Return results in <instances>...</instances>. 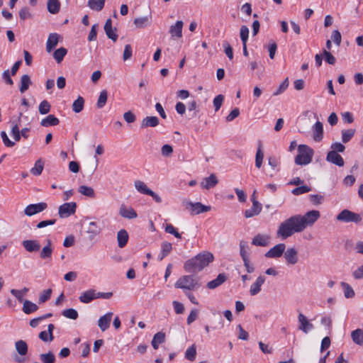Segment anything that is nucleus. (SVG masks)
Returning <instances> with one entry per match:
<instances>
[{
    "label": "nucleus",
    "mask_w": 363,
    "mask_h": 363,
    "mask_svg": "<svg viewBox=\"0 0 363 363\" xmlns=\"http://www.w3.org/2000/svg\"><path fill=\"white\" fill-rule=\"evenodd\" d=\"M226 280V276L225 274H219L218 277L209 281L207 284V287L210 289H214L217 288L218 286H220L223 283H224Z\"/></svg>",
    "instance_id": "obj_30"
},
{
    "label": "nucleus",
    "mask_w": 363,
    "mask_h": 363,
    "mask_svg": "<svg viewBox=\"0 0 363 363\" xmlns=\"http://www.w3.org/2000/svg\"><path fill=\"white\" fill-rule=\"evenodd\" d=\"M13 126L11 128V136L16 141H19L21 140V133L19 130V127L17 123L12 122Z\"/></svg>",
    "instance_id": "obj_53"
},
{
    "label": "nucleus",
    "mask_w": 363,
    "mask_h": 363,
    "mask_svg": "<svg viewBox=\"0 0 363 363\" xmlns=\"http://www.w3.org/2000/svg\"><path fill=\"white\" fill-rule=\"evenodd\" d=\"M214 257L211 252L203 251L187 260L184 264V269L188 272H200L211 263Z\"/></svg>",
    "instance_id": "obj_2"
},
{
    "label": "nucleus",
    "mask_w": 363,
    "mask_h": 363,
    "mask_svg": "<svg viewBox=\"0 0 363 363\" xmlns=\"http://www.w3.org/2000/svg\"><path fill=\"white\" fill-rule=\"evenodd\" d=\"M223 47L224 48V52L227 57L229 58V60L233 59V51L231 45L229 44L228 42L224 41L223 43Z\"/></svg>",
    "instance_id": "obj_55"
},
{
    "label": "nucleus",
    "mask_w": 363,
    "mask_h": 363,
    "mask_svg": "<svg viewBox=\"0 0 363 363\" xmlns=\"http://www.w3.org/2000/svg\"><path fill=\"white\" fill-rule=\"evenodd\" d=\"M355 133V130L347 129L342 131V140L344 143L349 142Z\"/></svg>",
    "instance_id": "obj_48"
},
{
    "label": "nucleus",
    "mask_w": 363,
    "mask_h": 363,
    "mask_svg": "<svg viewBox=\"0 0 363 363\" xmlns=\"http://www.w3.org/2000/svg\"><path fill=\"white\" fill-rule=\"evenodd\" d=\"M311 191V188L306 185H302L301 186H298L292 190V194L294 195H300L305 193H308Z\"/></svg>",
    "instance_id": "obj_54"
},
{
    "label": "nucleus",
    "mask_w": 363,
    "mask_h": 363,
    "mask_svg": "<svg viewBox=\"0 0 363 363\" xmlns=\"http://www.w3.org/2000/svg\"><path fill=\"white\" fill-rule=\"evenodd\" d=\"M285 249L284 243L277 244L265 253V257L267 258L280 257L284 253Z\"/></svg>",
    "instance_id": "obj_8"
},
{
    "label": "nucleus",
    "mask_w": 363,
    "mask_h": 363,
    "mask_svg": "<svg viewBox=\"0 0 363 363\" xmlns=\"http://www.w3.org/2000/svg\"><path fill=\"white\" fill-rule=\"evenodd\" d=\"M289 86L288 78H286L279 86V88L273 93V96H278L283 93Z\"/></svg>",
    "instance_id": "obj_57"
},
{
    "label": "nucleus",
    "mask_w": 363,
    "mask_h": 363,
    "mask_svg": "<svg viewBox=\"0 0 363 363\" xmlns=\"http://www.w3.org/2000/svg\"><path fill=\"white\" fill-rule=\"evenodd\" d=\"M1 137L2 141L5 146L9 147H11L14 146L15 143L11 141L9 138V137L5 131H2L1 133Z\"/></svg>",
    "instance_id": "obj_58"
},
{
    "label": "nucleus",
    "mask_w": 363,
    "mask_h": 363,
    "mask_svg": "<svg viewBox=\"0 0 363 363\" xmlns=\"http://www.w3.org/2000/svg\"><path fill=\"white\" fill-rule=\"evenodd\" d=\"M15 348L21 356H25L28 353V345L24 340H20L16 341L15 342Z\"/></svg>",
    "instance_id": "obj_32"
},
{
    "label": "nucleus",
    "mask_w": 363,
    "mask_h": 363,
    "mask_svg": "<svg viewBox=\"0 0 363 363\" xmlns=\"http://www.w3.org/2000/svg\"><path fill=\"white\" fill-rule=\"evenodd\" d=\"M263 158L264 152L262 150V143L259 142L255 155V166L259 169L262 167Z\"/></svg>",
    "instance_id": "obj_40"
},
{
    "label": "nucleus",
    "mask_w": 363,
    "mask_h": 363,
    "mask_svg": "<svg viewBox=\"0 0 363 363\" xmlns=\"http://www.w3.org/2000/svg\"><path fill=\"white\" fill-rule=\"evenodd\" d=\"M104 30L108 38L111 39L114 42L116 41L118 35L116 33V28L113 29L112 28V22L110 18L106 20L105 23Z\"/></svg>",
    "instance_id": "obj_24"
},
{
    "label": "nucleus",
    "mask_w": 363,
    "mask_h": 363,
    "mask_svg": "<svg viewBox=\"0 0 363 363\" xmlns=\"http://www.w3.org/2000/svg\"><path fill=\"white\" fill-rule=\"evenodd\" d=\"M165 231L169 234L174 235L177 238H181V234L177 230V229L171 224L167 225Z\"/></svg>",
    "instance_id": "obj_61"
},
{
    "label": "nucleus",
    "mask_w": 363,
    "mask_h": 363,
    "mask_svg": "<svg viewBox=\"0 0 363 363\" xmlns=\"http://www.w3.org/2000/svg\"><path fill=\"white\" fill-rule=\"evenodd\" d=\"M162 155L164 157H169L173 152V148L170 145H164L161 149Z\"/></svg>",
    "instance_id": "obj_63"
},
{
    "label": "nucleus",
    "mask_w": 363,
    "mask_h": 363,
    "mask_svg": "<svg viewBox=\"0 0 363 363\" xmlns=\"http://www.w3.org/2000/svg\"><path fill=\"white\" fill-rule=\"evenodd\" d=\"M78 191L84 196H86L89 198H94L95 196V192L92 187L82 185L78 188Z\"/></svg>",
    "instance_id": "obj_38"
},
{
    "label": "nucleus",
    "mask_w": 363,
    "mask_h": 363,
    "mask_svg": "<svg viewBox=\"0 0 363 363\" xmlns=\"http://www.w3.org/2000/svg\"><path fill=\"white\" fill-rule=\"evenodd\" d=\"M269 235L258 234L252 239V244L255 246L265 247L269 245Z\"/></svg>",
    "instance_id": "obj_23"
},
{
    "label": "nucleus",
    "mask_w": 363,
    "mask_h": 363,
    "mask_svg": "<svg viewBox=\"0 0 363 363\" xmlns=\"http://www.w3.org/2000/svg\"><path fill=\"white\" fill-rule=\"evenodd\" d=\"M323 55L325 56V60L329 65H334L336 62L335 57L327 50H323Z\"/></svg>",
    "instance_id": "obj_59"
},
{
    "label": "nucleus",
    "mask_w": 363,
    "mask_h": 363,
    "mask_svg": "<svg viewBox=\"0 0 363 363\" xmlns=\"http://www.w3.org/2000/svg\"><path fill=\"white\" fill-rule=\"evenodd\" d=\"M63 316L67 318L76 320L78 318V312L74 308L65 309L62 312Z\"/></svg>",
    "instance_id": "obj_50"
},
{
    "label": "nucleus",
    "mask_w": 363,
    "mask_h": 363,
    "mask_svg": "<svg viewBox=\"0 0 363 363\" xmlns=\"http://www.w3.org/2000/svg\"><path fill=\"white\" fill-rule=\"evenodd\" d=\"M196 348L195 345H192L185 352V358L190 360L194 361L196 358Z\"/></svg>",
    "instance_id": "obj_49"
},
{
    "label": "nucleus",
    "mask_w": 363,
    "mask_h": 363,
    "mask_svg": "<svg viewBox=\"0 0 363 363\" xmlns=\"http://www.w3.org/2000/svg\"><path fill=\"white\" fill-rule=\"evenodd\" d=\"M106 0H89V7L94 11H100L103 9Z\"/></svg>",
    "instance_id": "obj_37"
},
{
    "label": "nucleus",
    "mask_w": 363,
    "mask_h": 363,
    "mask_svg": "<svg viewBox=\"0 0 363 363\" xmlns=\"http://www.w3.org/2000/svg\"><path fill=\"white\" fill-rule=\"evenodd\" d=\"M313 138L316 142L322 140L323 137V123L320 121H317L313 126Z\"/></svg>",
    "instance_id": "obj_21"
},
{
    "label": "nucleus",
    "mask_w": 363,
    "mask_h": 363,
    "mask_svg": "<svg viewBox=\"0 0 363 363\" xmlns=\"http://www.w3.org/2000/svg\"><path fill=\"white\" fill-rule=\"evenodd\" d=\"M317 210H312L305 215H295L282 222L277 231V236L285 240L295 233L303 231L308 226H312L320 218Z\"/></svg>",
    "instance_id": "obj_1"
},
{
    "label": "nucleus",
    "mask_w": 363,
    "mask_h": 363,
    "mask_svg": "<svg viewBox=\"0 0 363 363\" xmlns=\"http://www.w3.org/2000/svg\"><path fill=\"white\" fill-rule=\"evenodd\" d=\"M331 38L337 45H340L342 37L340 33L337 30H335L333 31Z\"/></svg>",
    "instance_id": "obj_64"
},
{
    "label": "nucleus",
    "mask_w": 363,
    "mask_h": 363,
    "mask_svg": "<svg viewBox=\"0 0 363 363\" xmlns=\"http://www.w3.org/2000/svg\"><path fill=\"white\" fill-rule=\"evenodd\" d=\"M218 183L217 177L214 174H211L209 177L203 178L201 182V186L205 189H210L216 186Z\"/></svg>",
    "instance_id": "obj_20"
},
{
    "label": "nucleus",
    "mask_w": 363,
    "mask_h": 363,
    "mask_svg": "<svg viewBox=\"0 0 363 363\" xmlns=\"http://www.w3.org/2000/svg\"><path fill=\"white\" fill-rule=\"evenodd\" d=\"M240 36L242 44L247 43L249 37V28L246 26H242Z\"/></svg>",
    "instance_id": "obj_52"
},
{
    "label": "nucleus",
    "mask_w": 363,
    "mask_h": 363,
    "mask_svg": "<svg viewBox=\"0 0 363 363\" xmlns=\"http://www.w3.org/2000/svg\"><path fill=\"white\" fill-rule=\"evenodd\" d=\"M223 100L224 96L222 94H219L214 98L213 103L216 111H218L220 109L223 104Z\"/></svg>",
    "instance_id": "obj_56"
},
{
    "label": "nucleus",
    "mask_w": 363,
    "mask_h": 363,
    "mask_svg": "<svg viewBox=\"0 0 363 363\" xmlns=\"http://www.w3.org/2000/svg\"><path fill=\"white\" fill-rule=\"evenodd\" d=\"M60 35L56 33H50L46 43V50L50 52L59 42Z\"/></svg>",
    "instance_id": "obj_26"
},
{
    "label": "nucleus",
    "mask_w": 363,
    "mask_h": 363,
    "mask_svg": "<svg viewBox=\"0 0 363 363\" xmlns=\"http://www.w3.org/2000/svg\"><path fill=\"white\" fill-rule=\"evenodd\" d=\"M76 208L77 204L75 202L65 203L60 206L58 214L60 218H67L75 213Z\"/></svg>",
    "instance_id": "obj_6"
},
{
    "label": "nucleus",
    "mask_w": 363,
    "mask_h": 363,
    "mask_svg": "<svg viewBox=\"0 0 363 363\" xmlns=\"http://www.w3.org/2000/svg\"><path fill=\"white\" fill-rule=\"evenodd\" d=\"M151 23V16H146L136 18L133 23L138 28H143L148 26Z\"/></svg>",
    "instance_id": "obj_29"
},
{
    "label": "nucleus",
    "mask_w": 363,
    "mask_h": 363,
    "mask_svg": "<svg viewBox=\"0 0 363 363\" xmlns=\"http://www.w3.org/2000/svg\"><path fill=\"white\" fill-rule=\"evenodd\" d=\"M22 245L28 252H38L40 249V245L37 240H25L22 242Z\"/></svg>",
    "instance_id": "obj_16"
},
{
    "label": "nucleus",
    "mask_w": 363,
    "mask_h": 363,
    "mask_svg": "<svg viewBox=\"0 0 363 363\" xmlns=\"http://www.w3.org/2000/svg\"><path fill=\"white\" fill-rule=\"evenodd\" d=\"M242 261L247 272L250 274L253 273L255 272V268L253 264L250 262V259L245 258L242 259Z\"/></svg>",
    "instance_id": "obj_62"
},
{
    "label": "nucleus",
    "mask_w": 363,
    "mask_h": 363,
    "mask_svg": "<svg viewBox=\"0 0 363 363\" xmlns=\"http://www.w3.org/2000/svg\"><path fill=\"white\" fill-rule=\"evenodd\" d=\"M175 287L183 290H194L200 287L199 278L193 275H184L175 283Z\"/></svg>",
    "instance_id": "obj_3"
},
{
    "label": "nucleus",
    "mask_w": 363,
    "mask_h": 363,
    "mask_svg": "<svg viewBox=\"0 0 363 363\" xmlns=\"http://www.w3.org/2000/svg\"><path fill=\"white\" fill-rule=\"evenodd\" d=\"M47 244L45 245L40 254V257L43 259H50L52 256L53 252V246L52 244V241L48 239L47 240Z\"/></svg>",
    "instance_id": "obj_27"
},
{
    "label": "nucleus",
    "mask_w": 363,
    "mask_h": 363,
    "mask_svg": "<svg viewBox=\"0 0 363 363\" xmlns=\"http://www.w3.org/2000/svg\"><path fill=\"white\" fill-rule=\"evenodd\" d=\"M38 309V306L30 301L26 300L23 301L22 310L26 314H30L36 311Z\"/></svg>",
    "instance_id": "obj_36"
},
{
    "label": "nucleus",
    "mask_w": 363,
    "mask_h": 363,
    "mask_svg": "<svg viewBox=\"0 0 363 363\" xmlns=\"http://www.w3.org/2000/svg\"><path fill=\"white\" fill-rule=\"evenodd\" d=\"M284 257L288 264L294 265L298 261V252L294 247L288 248L284 251Z\"/></svg>",
    "instance_id": "obj_9"
},
{
    "label": "nucleus",
    "mask_w": 363,
    "mask_h": 363,
    "mask_svg": "<svg viewBox=\"0 0 363 363\" xmlns=\"http://www.w3.org/2000/svg\"><path fill=\"white\" fill-rule=\"evenodd\" d=\"M59 123L60 121L57 117L54 115H49L41 121L40 125L43 127H48L57 125Z\"/></svg>",
    "instance_id": "obj_31"
},
{
    "label": "nucleus",
    "mask_w": 363,
    "mask_h": 363,
    "mask_svg": "<svg viewBox=\"0 0 363 363\" xmlns=\"http://www.w3.org/2000/svg\"><path fill=\"white\" fill-rule=\"evenodd\" d=\"M188 206L190 207L191 214L193 215H197L211 210L210 206H205L200 202H189Z\"/></svg>",
    "instance_id": "obj_13"
},
{
    "label": "nucleus",
    "mask_w": 363,
    "mask_h": 363,
    "mask_svg": "<svg viewBox=\"0 0 363 363\" xmlns=\"http://www.w3.org/2000/svg\"><path fill=\"white\" fill-rule=\"evenodd\" d=\"M51 294L52 290L50 289L43 291V293L40 295L39 303H45L48 299H50Z\"/></svg>",
    "instance_id": "obj_60"
},
{
    "label": "nucleus",
    "mask_w": 363,
    "mask_h": 363,
    "mask_svg": "<svg viewBox=\"0 0 363 363\" xmlns=\"http://www.w3.org/2000/svg\"><path fill=\"white\" fill-rule=\"evenodd\" d=\"M262 209V204L256 199H252V206L250 208L245 211V217L247 218H252L259 214Z\"/></svg>",
    "instance_id": "obj_14"
},
{
    "label": "nucleus",
    "mask_w": 363,
    "mask_h": 363,
    "mask_svg": "<svg viewBox=\"0 0 363 363\" xmlns=\"http://www.w3.org/2000/svg\"><path fill=\"white\" fill-rule=\"evenodd\" d=\"M48 11L52 14H57L60 9L59 0H48L47 2Z\"/></svg>",
    "instance_id": "obj_33"
},
{
    "label": "nucleus",
    "mask_w": 363,
    "mask_h": 363,
    "mask_svg": "<svg viewBox=\"0 0 363 363\" xmlns=\"http://www.w3.org/2000/svg\"><path fill=\"white\" fill-rule=\"evenodd\" d=\"M351 337L355 344L363 345V330L358 328L353 330L351 333Z\"/></svg>",
    "instance_id": "obj_34"
},
{
    "label": "nucleus",
    "mask_w": 363,
    "mask_h": 363,
    "mask_svg": "<svg viewBox=\"0 0 363 363\" xmlns=\"http://www.w3.org/2000/svg\"><path fill=\"white\" fill-rule=\"evenodd\" d=\"M134 185L137 191L140 194L148 195L151 191V189H150L147 185L140 180H136Z\"/></svg>",
    "instance_id": "obj_39"
},
{
    "label": "nucleus",
    "mask_w": 363,
    "mask_h": 363,
    "mask_svg": "<svg viewBox=\"0 0 363 363\" xmlns=\"http://www.w3.org/2000/svg\"><path fill=\"white\" fill-rule=\"evenodd\" d=\"M129 235L126 230L121 229L117 233V242L120 248H123L128 243Z\"/></svg>",
    "instance_id": "obj_25"
},
{
    "label": "nucleus",
    "mask_w": 363,
    "mask_h": 363,
    "mask_svg": "<svg viewBox=\"0 0 363 363\" xmlns=\"http://www.w3.org/2000/svg\"><path fill=\"white\" fill-rule=\"evenodd\" d=\"M97 298L96 292L94 289H89L83 292L79 297V301L84 303H89Z\"/></svg>",
    "instance_id": "obj_22"
},
{
    "label": "nucleus",
    "mask_w": 363,
    "mask_h": 363,
    "mask_svg": "<svg viewBox=\"0 0 363 363\" xmlns=\"http://www.w3.org/2000/svg\"><path fill=\"white\" fill-rule=\"evenodd\" d=\"M240 255L242 257V259H244L245 258H249V246L246 241L240 240Z\"/></svg>",
    "instance_id": "obj_43"
},
{
    "label": "nucleus",
    "mask_w": 363,
    "mask_h": 363,
    "mask_svg": "<svg viewBox=\"0 0 363 363\" xmlns=\"http://www.w3.org/2000/svg\"><path fill=\"white\" fill-rule=\"evenodd\" d=\"M44 167V163L41 159L38 160L33 167L30 169V173L33 175L38 176L41 174Z\"/></svg>",
    "instance_id": "obj_41"
},
{
    "label": "nucleus",
    "mask_w": 363,
    "mask_h": 363,
    "mask_svg": "<svg viewBox=\"0 0 363 363\" xmlns=\"http://www.w3.org/2000/svg\"><path fill=\"white\" fill-rule=\"evenodd\" d=\"M108 99V92L106 90H102L98 98V101L96 103V106L98 108H102L107 101Z\"/></svg>",
    "instance_id": "obj_45"
},
{
    "label": "nucleus",
    "mask_w": 363,
    "mask_h": 363,
    "mask_svg": "<svg viewBox=\"0 0 363 363\" xmlns=\"http://www.w3.org/2000/svg\"><path fill=\"white\" fill-rule=\"evenodd\" d=\"M84 106V99L82 96H78V98L73 102L72 104V110L75 113L81 112Z\"/></svg>",
    "instance_id": "obj_42"
},
{
    "label": "nucleus",
    "mask_w": 363,
    "mask_h": 363,
    "mask_svg": "<svg viewBox=\"0 0 363 363\" xmlns=\"http://www.w3.org/2000/svg\"><path fill=\"white\" fill-rule=\"evenodd\" d=\"M336 219L339 221L350 223L353 222L358 223L362 220V218L359 214L354 213L350 210H342L336 217Z\"/></svg>",
    "instance_id": "obj_5"
},
{
    "label": "nucleus",
    "mask_w": 363,
    "mask_h": 363,
    "mask_svg": "<svg viewBox=\"0 0 363 363\" xmlns=\"http://www.w3.org/2000/svg\"><path fill=\"white\" fill-rule=\"evenodd\" d=\"M298 322L300 325L298 329L302 330L305 333H308V331L313 328V325L311 323L303 313H299L298 316Z\"/></svg>",
    "instance_id": "obj_19"
},
{
    "label": "nucleus",
    "mask_w": 363,
    "mask_h": 363,
    "mask_svg": "<svg viewBox=\"0 0 363 363\" xmlns=\"http://www.w3.org/2000/svg\"><path fill=\"white\" fill-rule=\"evenodd\" d=\"M32 84L30 77L28 74H24L21 77L20 81L19 91L21 93H24L27 91Z\"/></svg>",
    "instance_id": "obj_35"
},
{
    "label": "nucleus",
    "mask_w": 363,
    "mask_h": 363,
    "mask_svg": "<svg viewBox=\"0 0 363 363\" xmlns=\"http://www.w3.org/2000/svg\"><path fill=\"white\" fill-rule=\"evenodd\" d=\"M119 215L128 219H133L138 216L136 211L132 207H128L124 204H122L119 208Z\"/></svg>",
    "instance_id": "obj_17"
},
{
    "label": "nucleus",
    "mask_w": 363,
    "mask_h": 363,
    "mask_svg": "<svg viewBox=\"0 0 363 363\" xmlns=\"http://www.w3.org/2000/svg\"><path fill=\"white\" fill-rule=\"evenodd\" d=\"M326 160L338 167L344 166V160L341 155L335 151H329L326 156Z\"/></svg>",
    "instance_id": "obj_15"
},
{
    "label": "nucleus",
    "mask_w": 363,
    "mask_h": 363,
    "mask_svg": "<svg viewBox=\"0 0 363 363\" xmlns=\"http://www.w3.org/2000/svg\"><path fill=\"white\" fill-rule=\"evenodd\" d=\"M48 207V205L45 202H40L34 204H30L27 206L24 209L25 215L28 216H34L38 213H40L45 210Z\"/></svg>",
    "instance_id": "obj_7"
},
{
    "label": "nucleus",
    "mask_w": 363,
    "mask_h": 363,
    "mask_svg": "<svg viewBox=\"0 0 363 363\" xmlns=\"http://www.w3.org/2000/svg\"><path fill=\"white\" fill-rule=\"evenodd\" d=\"M101 228L96 222H90L86 228V233L89 235V239L93 240L96 236L101 233Z\"/></svg>",
    "instance_id": "obj_18"
},
{
    "label": "nucleus",
    "mask_w": 363,
    "mask_h": 363,
    "mask_svg": "<svg viewBox=\"0 0 363 363\" xmlns=\"http://www.w3.org/2000/svg\"><path fill=\"white\" fill-rule=\"evenodd\" d=\"M38 110L40 114H47L50 111V104L49 102L46 100L40 102Z\"/></svg>",
    "instance_id": "obj_51"
},
{
    "label": "nucleus",
    "mask_w": 363,
    "mask_h": 363,
    "mask_svg": "<svg viewBox=\"0 0 363 363\" xmlns=\"http://www.w3.org/2000/svg\"><path fill=\"white\" fill-rule=\"evenodd\" d=\"M40 359L43 363H55V356L52 352L40 354Z\"/></svg>",
    "instance_id": "obj_46"
},
{
    "label": "nucleus",
    "mask_w": 363,
    "mask_h": 363,
    "mask_svg": "<svg viewBox=\"0 0 363 363\" xmlns=\"http://www.w3.org/2000/svg\"><path fill=\"white\" fill-rule=\"evenodd\" d=\"M265 277L264 275H259L254 283L250 286V294L251 296H255L258 294L262 290V286L265 281Z\"/></svg>",
    "instance_id": "obj_10"
},
{
    "label": "nucleus",
    "mask_w": 363,
    "mask_h": 363,
    "mask_svg": "<svg viewBox=\"0 0 363 363\" xmlns=\"http://www.w3.org/2000/svg\"><path fill=\"white\" fill-rule=\"evenodd\" d=\"M184 23L182 21H177L175 24L169 27V33L173 39L180 38L182 37V28Z\"/></svg>",
    "instance_id": "obj_11"
},
{
    "label": "nucleus",
    "mask_w": 363,
    "mask_h": 363,
    "mask_svg": "<svg viewBox=\"0 0 363 363\" xmlns=\"http://www.w3.org/2000/svg\"><path fill=\"white\" fill-rule=\"evenodd\" d=\"M341 286L344 290L345 297L347 298H352L354 296V291L352 288L346 282H341Z\"/></svg>",
    "instance_id": "obj_47"
},
{
    "label": "nucleus",
    "mask_w": 363,
    "mask_h": 363,
    "mask_svg": "<svg viewBox=\"0 0 363 363\" xmlns=\"http://www.w3.org/2000/svg\"><path fill=\"white\" fill-rule=\"evenodd\" d=\"M67 50L65 48H60L57 49L53 53V57L57 63L61 62L65 56L66 55Z\"/></svg>",
    "instance_id": "obj_44"
},
{
    "label": "nucleus",
    "mask_w": 363,
    "mask_h": 363,
    "mask_svg": "<svg viewBox=\"0 0 363 363\" xmlns=\"http://www.w3.org/2000/svg\"><path fill=\"white\" fill-rule=\"evenodd\" d=\"M298 154L295 157V163L298 165H306L311 162L313 150L306 145L298 146Z\"/></svg>",
    "instance_id": "obj_4"
},
{
    "label": "nucleus",
    "mask_w": 363,
    "mask_h": 363,
    "mask_svg": "<svg viewBox=\"0 0 363 363\" xmlns=\"http://www.w3.org/2000/svg\"><path fill=\"white\" fill-rule=\"evenodd\" d=\"M159 125V119L157 116H147L141 122V128H154Z\"/></svg>",
    "instance_id": "obj_28"
},
{
    "label": "nucleus",
    "mask_w": 363,
    "mask_h": 363,
    "mask_svg": "<svg viewBox=\"0 0 363 363\" xmlns=\"http://www.w3.org/2000/svg\"><path fill=\"white\" fill-rule=\"evenodd\" d=\"M113 315V313L112 312H108L99 318L98 326L102 332L106 331L109 328Z\"/></svg>",
    "instance_id": "obj_12"
}]
</instances>
